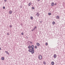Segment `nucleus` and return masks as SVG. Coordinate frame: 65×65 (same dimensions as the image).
<instances>
[{
  "label": "nucleus",
  "instance_id": "f257e3e1",
  "mask_svg": "<svg viewBox=\"0 0 65 65\" xmlns=\"http://www.w3.org/2000/svg\"><path fill=\"white\" fill-rule=\"evenodd\" d=\"M31 49H29L28 50V51L30 53H31L32 54L34 53V45H32L31 46Z\"/></svg>",
  "mask_w": 65,
  "mask_h": 65
},
{
  "label": "nucleus",
  "instance_id": "f03ea898",
  "mask_svg": "<svg viewBox=\"0 0 65 65\" xmlns=\"http://www.w3.org/2000/svg\"><path fill=\"white\" fill-rule=\"evenodd\" d=\"M38 58L39 60H41L42 58V56L40 55L38 56Z\"/></svg>",
  "mask_w": 65,
  "mask_h": 65
},
{
  "label": "nucleus",
  "instance_id": "7ed1b4c3",
  "mask_svg": "<svg viewBox=\"0 0 65 65\" xmlns=\"http://www.w3.org/2000/svg\"><path fill=\"white\" fill-rule=\"evenodd\" d=\"M36 15L37 16V17H39V15H40V14H39V13H38H38L36 14Z\"/></svg>",
  "mask_w": 65,
  "mask_h": 65
},
{
  "label": "nucleus",
  "instance_id": "20e7f679",
  "mask_svg": "<svg viewBox=\"0 0 65 65\" xmlns=\"http://www.w3.org/2000/svg\"><path fill=\"white\" fill-rule=\"evenodd\" d=\"M56 17V19H59L60 18H59V16L57 15Z\"/></svg>",
  "mask_w": 65,
  "mask_h": 65
},
{
  "label": "nucleus",
  "instance_id": "39448f33",
  "mask_svg": "<svg viewBox=\"0 0 65 65\" xmlns=\"http://www.w3.org/2000/svg\"><path fill=\"white\" fill-rule=\"evenodd\" d=\"M54 58H56V57H57V55H56V54H54Z\"/></svg>",
  "mask_w": 65,
  "mask_h": 65
},
{
  "label": "nucleus",
  "instance_id": "423d86ee",
  "mask_svg": "<svg viewBox=\"0 0 65 65\" xmlns=\"http://www.w3.org/2000/svg\"><path fill=\"white\" fill-rule=\"evenodd\" d=\"M54 5V3H52L51 4V6H53Z\"/></svg>",
  "mask_w": 65,
  "mask_h": 65
},
{
  "label": "nucleus",
  "instance_id": "0eeeda50",
  "mask_svg": "<svg viewBox=\"0 0 65 65\" xmlns=\"http://www.w3.org/2000/svg\"><path fill=\"white\" fill-rule=\"evenodd\" d=\"M36 44L37 45V46H39V45H40V44L38 43H37Z\"/></svg>",
  "mask_w": 65,
  "mask_h": 65
},
{
  "label": "nucleus",
  "instance_id": "6e6552de",
  "mask_svg": "<svg viewBox=\"0 0 65 65\" xmlns=\"http://www.w3.org/2000/svg\"><path fill=\"white\" fill-rule=\"evenodd\" d=\"M5 53L7 54H8V55H9V53L8 52V51H5Z\"/></svg>",
  "mask_w": 65,
  "mask_h": 65
},
{
  "label": "nucleus",
  "instance_id": "1a4fd4ad",
  "mask_svg": "<svg viewBox=\"0 0 65 65\" xmlns=\"http://www.w3.org/2000/svg\"><path fill=\"white\" fill-rule=\"evenodd\" d=\"M1 59L2 60H4V57H2L1 58Z\"/></svg>",
  "mask_w": 65,
  "mask_h": 65
},
{
  "label": "nucleus",
  "instance_id": "9d476101",
  "mask_svg": "<svg viewBox=\"0 0 65 65\" xmlns=\"http://www.w3.org/2000/svg\"><path fill=\"white\" fill-rule=\"evenodd\" d=\"M51 64H52V65H54V62L52 61L51 62Z\"/></svg>",
  "mask_w": 65,
  "mask_h": 65
},
{
  "label": "nucleus",
  "instance_id": "9b49d317",
  "mask_svg": "<svg viewBox=\"0 0 65 65\" xmlns=\"http://www.w3.org/2000/svg\"><path fill=\"white\" fill-rule=\"evenodd\" d=\"M31 3H29L28 4V6H30V5H31Z\"/></svg>",
  "mask_w": 65,
  "mask_h": 65
},
{
  "label": "nucleus",
  "instance_id": "f8f14e48",
  "mask_svg": "<svg viewBox=\"0 0 65 65\" xmlns=\"http://www.w3.org/2000/svg\"><path fill=\"white\" fill-rule=\"evenodd\" d=\"M9 13L10 14H11V13H12V11H9Z\"/></svg>",
  "mask_w": 65,
  "mask_h": 65
},
{
  "label": "nucleus",
  "instance_id": "ddd939ff",
  "mask_svg": "<svg viewBox=\"0 0 65 65\" xmlns=\"http://www.w3.org/2000/svg\"><path fill=\"white\" fill-rule=\"evenodd\" d=\"M36 26H35L34 27V28L33 29V30H35V29L36 28Z\"/></svg>",
  "mask_w": 65,
  "mask_h": 65
},
{
  "label": "nucleus",
  "instance_id": "4468645a",
  "mask_svg": "<svg viewBox=\"0 0 65 65\" xmlns=\"http://www.w3.org/2000/svg\"><path fill=\"white\" fill-rule=\"evenodd\" d=\"M31 47V46H29L28 47V48H30Z\"/></svg>",
  "mask_w": 65,
  "mask_h": 65
},
{
  "label": "nucleus",
  "instance_id": "2eb2a0df",
  "mask_svg": "<svg viewBox=\"0 0 65 65\" xmlns=\"http://www.w3.org/2000/svg\"><path fill=\"white\" fill-rule=\"evenodd\" d=\"M51 14H52V13H48V14L49 15H51Z\"/></svg>",
  "mask_w": 65,
  "mask_h": 65
},
{
  "label": "nucleus",
  "instance_id": "dca6fc26",
  "mask_svg": "<svg viewBox=\"0 0 65 65\" xmlns=\"http://www.w3.org/2000/svg\"><path fill=\"white\" fill-rule=\"evenodd\" d=\"M55 22H53V25H55Z\"/></svg>",
  "mask_w": 65,
  "mask_h": 65
},
{
  "label": "nucleus",
  "instance_id": "f3484780",
  "mask_svg": "<svg viewBox=\"0 0 65 65\" xmlns=\"http://www.w3.org/2000/svg\"><path fill=\"white\" fill-rule=\"evenodd\" d=\"M37 46L36 45L35 46V48H36V49L37 48Z\"/></svg>",
  "mask_w": 65,
  "mask_h": 65
},
{
  "label": "nucleus",
  "instance_id": "a211bd4d",
  "mask_svg": "<svg viewBox=\"0 0 65 65\" xmlns=\"http://www.w3.org/2000/svg\"><path fill=\"white\" fill-rule=\"evenodd\" d=\"M43 63L45 65V64H46V62H45V61H44Z\"/></svg>",
  "mask_w": 65,
  "mask_h": 65
},
{
  "label": "nucleus",
  "instance_id": "6ab92c4d",
  "mask_svg": "<svg viewBox=\"0 0 65 65\" xmlns=\"http://www.w3.org/2000/svg\"><path fill=\"white\" fill-rule=\"evenodd\" d=\"M33 17H30V19L31 20H32L33 19Z\"/></svg>",
  "mask_w": 65,
  "mask_h": 65
},
{
  "label": "nucleus",
  "instance_id": "aec40b11",
  "mask_svg": "<svg viewBox=\"0 0 65 65\" xmlns=\"http://www.w3.org/2000/svg\"><path fill=\"white\" fill-rule=\"evenodd\" d=\"M10 27H11V28L12 27V25H10Z\"/></svg>",
  "mask_w": 65,
  "mask_h": 65
},
{
  "label": "nucleus",
  "instance_id": "412c9836",
  "mask_svg": "<svg viewBox=\"0 0 65 65\" xmlns=\"http://www.w3.org/2000/svg\"><path fill=\"white\" fill-rule=\"evenodd\" d=\"M32 9H34V7H32Z\"/></svg>",
  "mask_w": 65,
  "mask_h": 65
},
{
  "label": "nucleus",
  "instance_id": "4be33fe9",
  "mask_svg": "<svg viewBox=\"0 0 65 65\" xmlns=\"http://www.w3.org/2000/svg\"><path fill=\"white\" fill-rule=\"evenodd\" d=\"M3 9H5V7L4 6L3 7Z\"/></svg>",
  "mask_w": 65,
  "mask_h": 65
},
{
  "label": "nucleus",
  "instance_id": "5701e85b",
  "mask_svg": "<svg viewBox=\"0 0 65 65\" xmlns=\"http://www.w3.org/2000/svg\"><path fill=\"white\" fill-rule=\"evenodd\" d=\"M48 44L47 43H46V45H47Z\"/></svg>",
  "mask_w": 65,
  "mask_h": 65
},
{
  "label": "nucleus",
  "instance_id": "b1692460",
  "mask_svg": "<svg viewBox=\"0 0 65 65\" xmlns=\"http://www.w3.org/2000/svg\"><path fill=\"white\" fill-rule=\"evenodd\" d=\"M54 5H57V4L56 3H55V4H54Z\"/></svg>",
  "mask_w": 65,
  "mask_h": 65
},
{
  "label": "nucleus",
  "instance_id": "393cba45",
  "mask_svg": "<svg viewBox=\"0 0 65 65\" xmlns=\"http://www.w3.org/2000/svg\"><path fill=\"white\" fill-rule=\"evenodd\" d=\"M21 34L22 35H24V33H23V32H22Z\"/></svg>",
  "mask_w": 65,
  "mask_h": 65
},
{
  "label": "nucleus",
  "instance_id": "a878e982",
  "mask_svg": "<svg viewBox=\"0 0 65 65\" xmlns=\"http://www.w3.org/2000/svg\"><path fill=\"white\" fill-rule=\"evenodd\" d=\"M7 35H9V33H7Z\"/></svg>",
  "mask_w": 65,
  "mask_h": 65
},
{
  "label": "nucleus",
  "instance_id": "bb28decb",
  "mask_svg": "<svg viewBox=\"0 0 65 65\" xmlns=\"http://www.w3.org/2000/svg\"><path fill=\"white\" fill-rule=\"evenodd\" d=\"M5 2H6L7 0H4Z\"/></svg>",
  "mask_w": 65,
  "mask_h": 65
},
{
  "label": "nucleus",
  "instance_id": "cd10ccee",
  "mask_svg": "<svg viewBox=\"0 0 65 65\" xmlns=\"http://www.w3.org/2000/svg\"><path fill=\"white\" fill-rule=\"evenodd\" d=\"M30 43H32V42H30Z\"/></svg>",
  "mask_w": 65,
  "mask_h": 65
},
{
  "label": "nucleus",
  "instance_id": "c85d7f7f",
  "mask_svg": "<svg viewBox=\"0 0 65 65\" xmlns=\"http://www.w3.org/2000/svg\"><path fill=\"white\" fill-rule=\"evenodd\" d=\"M42 21H41V22H40V23H42Z\"/></svg>",
  "mask_w": 65,
  "mask_h": 65
},
{
  "label": "nucleus",
  "instance_id": "c756f323",
  "mask_svg": "<svg viewBox=\"0 0 65 65\" xmlns=\"http://www.w3.org/2000/svg\"><path fill=\"white\" fill-rule=\"evenodd\" d=\"M38 1H40V0H38Z\"/></svg>",
  "mask_w": 65,
  "mask_h": 65
},
{
  "label": "nucleus",
  "instance_id": "7c9ffc66",
  "mask_svg": "<svg viewBox=\"0 0 65 65\" xmlns=\"http://www.w3.org/2000/svg\"><path fill=\"white\" fill-rule=\"evenodd\" d=\"M32 31H33V29H32L31 30Z\"/></svg>",
  "mask_w": 65,
  "mask_h": 65
},
{
  "label": "nucleus",
  "instance_id": "2f4dec72",
  "mask_svg": "<svg viewBox=\"0 0 65 65\" xmlns=\"http://www.w3.org/2000/svg\"><path fill=\"white\" fill-rule=\"evenodd\" d=\"M0 50H1V48H0Z\"/></svg>",
  "mask_w": 65,
  "mask_h": 65
},
{
  "label": "nucleus",
  "instance_id": "473e14b6",
  "mask_svg": "<svg viewBox=\"0 0 65 65\" xmlns=\"http://www.w3.org/2000/svg\"><path fill=\"white\" fill-rule=\"evenodd\" d=\"M21 8H22V7H21Z\"/></svg>",
  "mask_w": 65,
  "mask_h": 65
}]
</instances>
